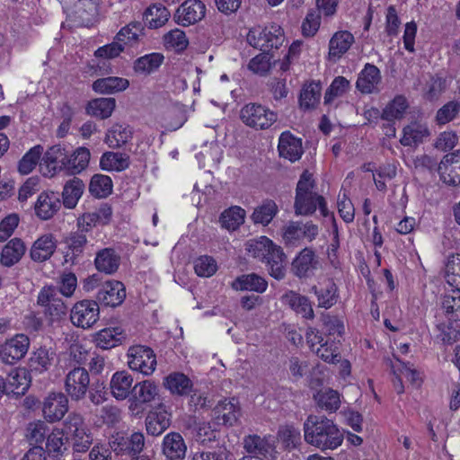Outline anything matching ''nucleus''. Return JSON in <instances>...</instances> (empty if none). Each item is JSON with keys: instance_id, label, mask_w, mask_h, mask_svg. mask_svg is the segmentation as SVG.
I'll return each mask as SVG.
<instances>
[{"instance_id": "49", "label": "nucleus", "mask_w": 460, "mask_h": 460, "mask_svg": "<svg viewBox=\"0 0 460 460\" xmlns=\"http://www.w3.org/2000/svg\"><path fill=\"white\" fill-rule=\"evenodd\" d=\"M55 353L49 351L46 348L38 349L30 359V367L31 371L43 373L47 371L52 365Z\"/></svg>"}, {"instance_id": "8", "label": "nucleus", "mask_w": 460, "mask_h": 460, "mask_svg": "<svg viewBox=\"0 0 460 460\" xmlns=\"http://www.w3.org/2000/svg\"><path fill=\"white\" fill-rule=\"evenodd\" d=\"M90 385V376L86 368L77 366L67 372L65 377V390L72 401L84 399Z\"/></svg>"}, {"instance_id": "9", "label": "nucleus", "mask_w": 460, "mask_h": 460, "mask_svg": "<svg viewBox=\"0 0 460 460\" xmlns=\"http://www.w3.org/2000/svg\"><path fill=\"white\" fill-rule=\"evenodd\" d=\"M100 307L96 301L84 299L76 302L70 312V320L73 325L82 328H91L98 320Z\"/></svg>"}, {"instance_id": "51", "label": "nucleus", "mask_w": 460, "mask_h": 460, "mask_svg": "<svg viewBox=\"0 0 460 460\" xmlns=\"http://www.w3.org/2000/svg\"><path fill=\"white\" fill-rule=\"evenodd\" d=\"M273 243L268 237L261 236L259 239L248 241L245 245L249 256L262 261Z\"/></svg>"}, {"instance_id": "52", "label": "nucleus", "mask_w": 460, "mask_h": 460, "mask_svg": "<svg viewBox=\"0 0 460 460\" xmlns=\"http://www.w3.org/2000/svg\"><path fill=\"white\" fill-rule=\"evenodd\" d=\"M445 278L453 287L460 286V254H451L447 257L445 265Z\"/></svg>"}, {"instance_id": "44", "label": "nucleus", "mask_w": 460, "mask_h": 460, "mask_svg": "<svg viewBox=\"0 0 460 460\" xmlns=\"http://www.w3.org/2000/svg\"><path fill=\"white\" fill-rule=\"evenodd\" d=\"M170 12L161 4H155L146 9L144 13L146 22L151 29L162 27L169 19Z\"/></svg>"}, {"instance_id": "27", "label": "nucleus", "mask_w": 460, "mask_h": 460, "mask_svg": "<svg viewBox=\"0 0 460 460\" xmlns=\"http://www.w3.org/2000/svg\"><path fill=\"white\" fill-rule=\"evenodd\" d=\"M26 245L20 238L11 239L2 249L0 264L4 267H12L18 263L25 254Z\"/></svg>"}, {"instance_id": "53", "label": "nucleus", "mask_w": 460, "mask_h": 460, "mask_svg": "<svg viewBox=\"0 0 460 460\" xmlns=\"http://www.w3.org/2000/svg\"><path fill=\"white\" fill-rule=\"evenodd\" d=\"M130 138V129L120 125H115L106 134L105 142L110 147L116 148L126 144Z\"/></svg>"}, {"instance_id": "58", "label": "nucleus", "mask_w": 460, "mask_h": 460, "mask_svg": "<svg viewBox=\"0 0 460 460\" xmlns=\"http://www.w3.org/2000/svg\"><path fill=\"white\" fill-rule=\"evenodd\" d=\"M349 88V81L343 76L333 79L324 94V104H330L335 98L342 96Z\"/></svg>"}, {"instance_id": "47", "label": "nucleus", "mask_w": 460, "mask_h": 460, "mask_svg": "<svg viewBox=\"0 0 460 460\" xmlns=\"http://www.w3.org/2000/svg\"><path fill=\"white\" fill-rule=\"evenodd\" d=\"M321 96L320 83L311 82L305 84L301 90L299 96V104L302 109L310 110L315 107L319 102Z\"/></svg>"}, {"instance_id": "4", "label": "nucleus", "mask_w": 460, "mask_h": 460, "mask_svg": "<svg viewBox=\"0 0 460 460\" xmlns=\"http://www.w3.org/2000/svg\"><path fill=\"white\" fill-rule=\"evenodd\" d=\"M319 231L318 225L313 221H289L282 227L281 237L286 247H297L304 239L313 242Z\"/></svg>"}, {"instance_id": "61", "label": "nucleus", "mask_w": 460, "mask_h": 460, "mask_svg": "<svg viewBox=\"0 0 460 460\" xmlns=\"http://www.w3.org/2000/svg\"><path fill=\"white\" fill-rule=\"evenodd\" d=\"M395 176V166L391 164L380 166L373 173V179L376 189L380 191L385 192L386 190V181H391Z\"/></svg>"}, {"instance_id": "39", "label": "nucleus", "mask_w": 460, "mask_h": 460, "mask_svg": "<svg viewBox=\"0 0 460 460\" xmlns=\"http://www.w3.org/2000/svg\"><path fill=\"white\" fill-rule=\"evenodd\" d=\"M129 156L123 153L106 152L100 159V166L104 171L121 172L129 166Z\"/></svg>"}, {"instance_id": "45", "label": "nucleus", "mask_w": 460, "mask_h": 460, "mask_svg": "<svg viewBox=\"0 0 460 460\" xmlns=\"http://www.w3.org/2000/svg\"><path fill=\"white\" fill-rule=\"evenodd\" d=\"M112 181L110 176L94 174L89 183L90 193L98 199L107 198L112 192Z\"/></svg>"}, {"instance_id": "38", "label": "nucleus", "mask_w": 460, "mask_h": 460, "mask_svg": "<svg viewBox=\"0 0 460 460\" xmlns=\"http://www.w3.org/2000/svg\"><path fill=\"white\" fill-rule=\"evenodd\" d=\"M90 151L86 147H78L72 154L68 152V164H65L64 170L70 175H75L84 171L89 164Z\"/></svg>"}, {"instance_id": "21", "label": "nucleus", "mask_w": 460, "mask_h": 460, "mask_svg": "<svg viewBox=\"0 0 460 460\" xmlns=\"http://www.w3.org/2000/svg\"><path fill=\"white\" fill-rule=\"evenodd\" d=\"M456 157V154L445 155L437 168L440 179L450 186L460 183V164Z\"/></svg>"}, {"instance_id": "40", "label": "nucleus", "mask_w": 460, "mask_h": 460, "mask_svg": "<svg viewBox=\"0 0 460 460\" xmlns=\"http://www.w3.org/2000/svg\"><path fill=\"white\" fill-rule=\"evenodd\" d=\"M115 106L114 98H97L89 102L86 112L91 116L104 119L111 116Z\"/></svg>"}, {"instance_id": "37", "label": "nucleus", "mask_w": 460, "mask_h": 460, "mask_svg": "<svg viewBox=\"0 0 460 460\" xmlns=\"http://www.w3.org/2000/svg\"><path fill=\"white\" fill-rule=\"evenodd\" d=\"M312 291L317 296L318 305L326 309L332 307L337 302V287L332 280L314 286Z\"/></svg>"}, {"instance_id": "60", "label": "nucleus", "mask_w": 460, "mask_h": 460, "mask_svg": "<svg viewBox=\"0 0 460 460\" xmlns=\"http://www.w3.org/2000/svg\"><path fill=\"white\" fill-rule=\"evenodd\" d=\"M164 45L167 49H174L177 51L184 50L189 44L186 34L180 29L170 31L164 36Z\"/></svg>"}, {"instance_id": "14", "label": "nucleus", "mask_w": 460, "mask_h": 460, "mask_svg": "<svg viewBox=\"0 0 460 460\" xmlns=\"http://www.w3.org/2000/svg\"><path fill=\"white\" fill-rule=\"evenodd\" d=\"M30 347V339L22 333L16 334L2 344L4 363L13 365L27 354Z\"/></svg>"}, {"instance_id": "41", "label": "nucleus", "mask_w": 460, "mask_h": 460, "mask_svg": "<svg viewBox=\"0 0 460 460\" xmlns=\"http://www.w3.org/2000/svg\"><path fill=\"white\" fill-rule=\"evenodd\" d=\"M164 60L161 53L154 52L142 56L135 60L134 71L138 74L149 75L156 71Z\"/></svg>"}, {"instance_id": "16", "label": "nucleus", "mask_w": 460, "mask_h": 460, "mask_svg": "<svg viewBox=\"0 0 460 460\" xmlns=\"http://www.w3.org/2000/svg\"><path fill=\"white\" fill-rule=\"evenodd\" d=\"M126 297V289L122 282L107 281L98 291L97 300L106 305L116 307L121 305Z\"/></svg>"}, {"instance_id": "1", "label": "nucleus", "mask_w": 460, "mask_h": 460, "mask_svg": "<svg viewBox=\"0 0 460 460\" xmlns=\"http://www.w3.org/2000/svg\"><path fill=\"white\" fill-rule=\"evenodd\" d=\"M306 443L322 451L334 450L343 442L344 435L333 420L317 415H309L304 422Z\"/></svg>"}, {"instance_id": "12", "label": "nucleus", "mask_w": 460, "mask_h": 460, "mask_svg": "<svg viewBox=\"0 0 460 460\" xmlns=\"http://www.w3.org/2000/svg\"><path fill=\"white\" fill-rule=\"evenodd\" d=\"M206 14V5L200 0H186L175 11L174 22L181 26H190L201 21Z\"/></svg>"}, {"instance_id": "31", "label": "nucleus", "mask_w": 460, "mask_h": 460, "mask_svg": "<svg viewBox=\"0 0 460 460\" xmlns=\"http://www.w3.org/2000/svg\"><path fill=\"white\" fill-rule=\"evenodd\" d=\"M402 137L400 143L404 146H412L421 144L429 136V130L424 124L411 122L403 128Z\"/></svg>"}, {"instance_id": "50", "label": "nucleus", "mask_w": 460, "mask_h": 460, "mask_svg": "<svg viewBox=\"0 0 460 460\" xmlns=\"http://www.w3.org/2000/svg\"><path fill=\"white\" fill-rule=\"evenodd\" d=\"M73 13L81 23H88L97 13V4L94 0H77Z\"/></svg>"}, {"instance_id": "46", "label": "nucleus", "mask_w": 460, "mask_h": 460, "mask_svg": "<svg viewBox=\"0 0 460 460\" xmlns=\"http://www.w3.org/2000/svg\"><path fill=\"white\" fill-rule=\"evenodd\" d=\"M278 211L279 208L275 201L266 199L254 209L252 219L254 224L268 226L277 215Z\"/></svg>"}, {"instance_id": "25", "label": "nucleus", "mask_w": 460, "mask_h": 460, "mask_svg": "<svg viewBox=\"0 0 460 460\" xmlns=\"http://www.w3.org/2000/svg\"><path fill=\"white\" fill-rule=\"evenodd\" d=\"M380 70L372 64H366L356 82L357 89L362 93H372L381 82Z\"/></svg>"}, {"instance_id": "48", "label": "nucleus", "mask_w": 460, "mask_h": 460, "mask_svg": "<svg viewBox=\"0 0 460 460\" xmlns=\"http://www.w3.org/2000/svg\"><path fill=\"white\" fill-rule=\"evenodd\" d=\"M314 399L322 410L329 412H335L341 406L340 394L330 388L319 391Z\"/></svg>"}, {"instance_id": "28", "label": "nucleus", "mask_w": 460, "mask_h": 460, "mask_svg": "<svg viewBox=\"0 0 460 460\" xmlns=\"http://www.w3.org/2000/svg\"><path fill=\"white\" fill-rule=\"evenodd\" d=\"M133 384L132 376L127 371H117L113 374L110 387L112 395L117 400H124L129 394L131 395Z\"/></svg>"}, {"instance_id": "23", "label": "nucleus", "mask_w": 460, "mask_h": 460, "mask_svg": "<svg viewBox=\"0 0 460 460\" xmlns=\"http://www.w3.org/2000/svg\"><path fill=\"white\" fill-rule=\"evenodd\" d=\"M61 203L58 194L42 192L34 206L35 214L42 220L50 219L60 208Z\"/></svg>"}, {"instance_id": "5", "label": "nucleus", "mask_w": 460, "mask_h": 460, "mask_svg": "<svg viewBox=\"0 0 460 460\" xmlns=\"http://www.w3.org/2000/svg\"><path fill=\"white\" fill-rule=\"evenodd\" d=\"M240 119L247 127L264 130L277 121L278 114L260 103L250 102L241 109Z\"/></svg>"}, {"instance_id": "62", "label": "nucleus", "mask_w": 460, "mask_h": 460, "mask_svg": "<svg viewBox=\"0 0 460 460\" xmlns=\"http://www.w3.org/2000/svg\"><path fill=\"white\" fill-rule=\"evenodd\" d=\"M271 58L272 56L269 52L262 51L250 60L248 68L254 74L265 75L271 67Z\"/></svg>"}, {"instance_id": "59", "label": "nucleus", "mask_w": 460, "mask_h": 460, "mask_svg": "<svg viewBox=\"0 0 460 460\" xmlns=\"http://www.w3.org/2000/svg\"><path fill=\"white\" fill-rule=\"evenodd\" d=\"M194 270L198 276L208 278L217 272V264L213 257L202 255L194 261Z\"/></svg>"}, {"instance_id": "36", "label": "nucleus", "mask_w": 460, "mask_h": 460, "mask_svg": "<svg viewBox=\"0 0 460 460\" xmlns=\"http://www.w3.org/2000/svg\"><path fill=\"white\" fill-rule=\"evenodd\" d=\"M129 82L126 78L109 76L97 79L93 84V89L96 93L102 94H111L126 90Z\"/></svg>"}, {"instance_id": "19", "label": "nucleus", "mask_w": 460, "mask_h": 460, "mask_svg": "<svg viewBox=\"0 0 460 460\" xmlns=\"http://www.w3.org/2000/svg\"><path fill=\"white\" fill-rule=\"evenodd\" d=\"M213 411L217 422L226 426L234 425L241 415V409L235 398L218 402Z\"/></svg>"}, {"instance_id": "7", "label": "nucleus", "mask_w": 460, "mask_h": 460, "mask_svg": "<svg viewBox=\"0 0 460 460\" xmlns=\"http://www.w3.org/2000/svg\"><path fill=\"white\" fill-rule=\"evenodd\" d=\"M128 358L129 368L145 376L151 375L155 369L156 356L149 347L141 345L130 347L128 351Z\"/></svg>"}, {"instance_id": "57", "label": "nucleus", "mask_w": 460, "mask_h": 460, "mask_svg": "<svg viewBox=\"0 0 460 460\" xmlns=\"http://www.w3.org/2000/svg\"><path fill=\"white\" fill-rule=\"evenodd\" d=\"M66 443H69V441H66L63 427L61 429H53L47 438L46 446L49 452L62 455L63 452L66 450Z\"/></svg>"}, {"instance_id": "17", "label": "nucleus", "mask_w": 460, "mask_h": 460, "mask_svg": "<svg viewBox=\"0 0 460 460\" xmlns=\"http://www.w3.org/2000/svg\"><path fill=\"white\" fill-rule=\"evenodd\" d=\"M287 256L279 245L273 243L261 262L265 263L269 274L277 280L286 277Z\"/></svg>"}, {"instance_id": "13", "label": "nucleus", "mask_w": 460, "mask_h": 460, "mask_svg": "<svg viewBox=\"0 0 460 460\" xmlns=\"http://www.w3.org/2000/svg\"><path fill=\"white\" fill-rule=\"evenodd\" d=\"M68 411L67 396L59 393H50L43 401L42 413L44 419L50 423L62 420Z\"/></svg>"}, {"instance_id": "33", "label": "nucleus", "mask_w": 460, "mask_h": 460, "mask_svg": "<svg viewBox=\"0 0 460 460\" xmlns=\"http://www.w3.org/2000/svg\"><path fill=\"white\" fill-rule=\"evenodd\" d=\"M85 189L84 181L74 177L67 181L63 188L62 199L63 204L66 208H74L77 205L79 199L82 197Z\"/></svg>"}, {"instance_id": "24", "label": "nucleus", "mask_w": 460, "mask_h": 460, "mask_svg": "<svg viewBox=\"0 0 460 460\" xmlns=\"http://www.w3.org/2000/svg\"><path fill=\"white\" fill-rule=\"evenodd\" d=\"M171 414L160 404L155 411L148 413L146 418V428L152 436L161 435L171 424Z\"/></svg>"}, {"instance_id": "3", "label": "nucleus", "mask_w": 460, "mask_h": 460, "mask_svg": "<svg viewBox=\"0 0 460 460\" xmlns=\"http://www.w3.org/2000/svg\"><path fill=\"white\" fill-rule=\"evenodd\" d=\"M314 181L313 174L304 171L296 184L294 203L295 213L297 216H309L315 212L321 195L314 191Z\"/></svg>"}, {"instance_id": "26", "label": "nucleus", "mask_w": 460, "mask_h": 460, "mask_svg": "<svg viewBox=\"0 0 460 460\" xmlns=\"http://www.w3.org/2000/svg\"><path fill=\"white\" fill-rule=\"evenodd\" d=\"M282 302L288 305L296 314H301L305 319H313L314 317V309L308 297L299 293L289 290L281 297Z\"/></svg>"}, {"instance_id": "20", "label": "nucleus", "mask_w": 460, "mask_h": 460, "mask_svg": "<svg viewBox=\"0 0 460 460\" xmlns=\"http://www.w3.org/2000/svg\"><path fill=\"white\" fill-rule=\"evenodd\" d=\"M278 150L281 157L296 162L304 153L302 139L296 137L289 131H285L279 137Z\"/></svg>"}, {"instance_id": "34", "label": "nucleus", "mask_w": 460, "mask_h": 460, "mask_svg": "<svg viewBox=\"0 0 460 460\" xmlns=\"http://www.w3.org/2000/svg\"><path fill=\"white\" fill-rule=\"evenodd\" d=\"M243 444V448L248 454H250L249 456H251L252 459L256 457L262 460L261 457L266 456L272 447L265 437L261 438L255 434L245 436Z\"/></svg>"}, {"instance_id": "18", "label": "nucleus", "mask_w": 460, "mask_h": 460, "mask_svg": "<svg viewBox=\"0 0 460 460\" xmlns=\"http://www.w3.org/2000/svg\"><path fill=\"white\" fill-rule=\"evenodd\" d=\"M57 249V240L52 234H45L34 241L30 249V257L35 262L49 260Z\"/></svg>"}, {"instance_id": "11", "label": "nucleus", "mask_w": 460, "mask_h": 460, "mask_svg": "<svg viewBox=\"0 0 460 460\" xmlns=\"http://www.w3.org/2000/svg\"><path fill=\"white\" fill-rule=\"evenodd\" d=\"M158 386L152 380L137 383L131 390L129 409L136 413L144 411V406L158 396Z\"/></svg>"}, {"instance_id": "42", "label": "nucleus", "mask_w": 460, "mask_h": 460, "mask_svg": "<svg viewBox=\"0 0 460 460\" xmlns=\"http://www.w3.org/2000/svg\"><path fill=\"white\" fill-rule=\"evenodd\" d=\"M245 210L239 206H233L225 209L219 217L221 226L229 230H236L244 222Z\"/></svg>"}, {"instance_id": "6", "label": "nucleus", "mask_w": 460, "mask_h": 460, "mask_svg": "<svg viewBox=\"0 0 460 460\" xmlns=\"http://www.w3.org/2000/svg\"><path fill=\"white\" fill-rule=\"evenodd\" d=\"M111 449L118 456H138L145 447V437L142 432L135 431L130 435L117 432L111 438Z\"/></svg>"}, {"instance_id": "22", "label": "nucleus", "mask_w": 460, "mask_h": 460, "mask_svg": "<svg viewBox=\"0 0 460 460\" xmlns=\"http://www.w3.org/2000/svg\"><path fill=\"white\" fill-rule=\"evenodd\" d=\"M127 339L126 333L120 327L104 328L93 336V342L102 349H111L121 345Z\"/></svg>"}, {"instance_id": "64", "label": "nucleus", "mask_w": 460, "mask_h": 460, "mask_svg": "<svg viewBox=\"0 0 460 460\" xmlns=\"http://www.w3.org/2000/svg\"><path fill=\"white\" fill-rule=\"evenodd\" d=\"M460 111V103L448 102L437 112L436 121L438 125H444L453 120Z\"/></svg>"}, {"instance_id": "54", "label": "nucleus", "mask_w": 460, "mask_h": 460, "mask_svg": "<svg viewBox=\"0 0 460 460\" xmlns=\"http://www.w3.org/2000/svg\"><path fill=\"white\" fill-rule=\"evenodd\" d=\"M144 27L141 22H130L127 26L120 29L117 33L115 40L125 44H134L138 41L139 37L143 34Z\"/></svg>"}, {"instance_id": "55", "label": "nucleus", "mask_w": 460, "mask_h": 460, "mask_svg": "<svg viewBox=\"0 0 460 460\" xmlns=\"http://www.w3.org/2000/svg\"><path fill=\"white\" fill-rule=\"evenodd\" d=\"M43 152V147L40 145L31 148L20 160L18 171L22 174H29L37 165Z\"/></svg>"}, {"instance_id": "2", "label": "nucleus", "mask_w": 460, "mask_h": 460, "mask_svg": "<svg viewBox=\"0 0 460 460\" xmlns=\"http://www.w3.org/2000/svg\"><path fill=\"white\" fill-rule=\"evenodd\" d=\"M64 432L75 453H86L93 444V434L78 413L68 414L64 420Z\"/></svg>"}, {"instance_id": "29", "label": "nucleus", "mask_w": 460, "mask_h": 460, "mask_svg": "<svg viewBox=\"0 0 460 460\" xmlns=\"http://www.w3.org/2000/svg\"><path fill=\"white\" fill-rule=\"evenodd\" d=\"M354 42V36L347 31L336 32L329 42L330 59H340L351 47Z\"/></svg>"}, {"instance_id": "15", "label": "nucleus", "mask_w": 460, "mask_h": 460, "mask_svg": "<svg viewBox=\"0 0 460 460\" xmlns=\"http://www.w3.org/2000/svg\"><path fill=\"white\" fill-rule=\"evenodd\" d=\"M161 450L166 460H183L186 457L188 447L182 435L172 431L164 437Z\"/></svg>"}, {"instance_id": "30", "label": "nucleus", "mask_w": 460, "mask_h": 460, "mask_svg": "<svg viewBox=\"0 0 460 460\" xmlns=\"http://www.w3.org/2000/svg\"><path fill=\"white\" fill-rule=\"evenodd\" d=\"M232 288L235 290H249L263 293L268 287L266 279L256 273L243 274L232 282Z\"/></svg>"}, {"instance_id": "35", "label": "nucleus", "mask_w": 460, "mask_h": 460, "mask_svg": "<svg viewBox=\"0 0 460 460\" xmlns=\"http://www.w3.org/2000/svg\"><path fill=\"white\" fill-rule=\"evenodd\" d=\"M164 386L173 394L187 395L192 391V382L184 374L173 372L164 381Z\"/></svg>"}, {"instance_id": "32", "label": "nucleus", "mask_w": 460, "mask_h": 460, "mask_svg": "<svg viewBox=\"0 0 460 460\" xmlns=\"http://www.w3.org/2000/svg\"><path fill=\"white\" fill-rule=\"evenodd\" d=\"M120 262L119 255L111 248H104L96 254L94 264L100 272L112 274L117 271Z\"/></svg>"}, {"instance_id": "63", "label": "nucleus", "mask_w": 460, "mask_h": 460, "mask_svg": "<svg viewBox=\"0 0 460 460\" xmlns=\"http://www.w3.org/2000/svg\"><path fill=\"white\" fill-rule=\"evenodd\" d=\"M269 27H255L249 31L246 36L247 42L255 49L268 52V45H266V36L268 35Z\"/></svg>"}, {"instance_id": "56", "label": "nucleus", "mask_w": 460, "mask_h": 460, "mask_svg": "<svg viewBox=\"0 0 460 460\" xmlns=\"http://www.w3.org/2000/svg\"><path fill=\"white\" fill-rule=\"evenodd\" d=\"M442 307L455 321L460 319V288L458 287L442 298Z\"/></svg>"}, {"instance_id": "43", "label": "nucleus", "mask_w": 460, "mask_h": 460, "mask_svg": "<svg viewBox=\"0 0 460 460\" xmlns=\"http://www.w3.org/2000/svg\"><path fill=\"white\" fill-rule=\"evenodd\" d=\"M68 150L60 144L52 146L45 153L44 158L49 167L54 170H64L65 164H68Z\"/></svg>"}, {"instance_id": "10", "label": "nucleus", "mask_w": 460, "mask_h": 460, "mask_svg": "<svg viewBox=\"0 0 460 460\" xmlns=\"http://www.w3.org/2000/svg\"><path fill=\"white\" fill-rule=\"evenodd\" d=\"M319 261L311 247H305L293 259L290 270L294 276L302 279H309L318 269Z\"/></svg>"}]
</instances>
